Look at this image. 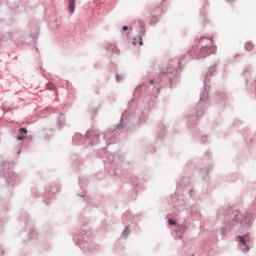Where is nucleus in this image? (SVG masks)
<instances>
[{
    "label": "nucleus",
    "instance_id": "1",
    "mask_svg": "<svg viewBox=\"0 0 256 256\" xmlns=\"http://www.w3.org/2000/svg\"><path fill=\"white\" fill-rule=\"evenodd\" d=\"M216 48L215 46L212 47H203L200 51L201 53V57H207L208 55H211L213 53H215Z\"/></svg>",
    "mask_w": 256,
    "mask_h": 256
},
{
    "label": "nucleus",
    "instance_id": "2",
    "mask_svg": "<svg viewBox=\"0 0 256 256\" xmlns=\"http://www.w3.org/2000/svg\"><path fill=\"white\" fill-rule=\"evenodd\" d=\"M237 241H239L245 247V251H249V246H247V240L243 236H238Z\"/></svg>",
    "mask_w": 256,
    "mask_h": 256
},
{
    "label": "nucleus",
    "instance_id": "3",
    "mask_svg": "<svg viewBox=\"0 0 256 256\" xmlns=\"http://www.w3.org/2000/svg\"><path fill=\"white\" fill-rule=\"evenodd\" d=\"M69 11L70 13L75 12V0H69Z\"/></svg>",
    "mask_w": 256,
    "mask_h": 256
},
{
    "label": "nucleus",
    "instance_id": "4",
    "mask_svg": "<svg viewBox=\"0 0 256 256\" xmlns=\"http://www.w3.org/2000/svg\"><path fill=\"white\" fill-rule=\"evenodd\" d=\"M254 48H255V45H253L251 42H247L245 44L246 51H253Z\"/></svg>",
    "mask_w": 256,
    "mask_h": 256
},
{
    "label": "nucleus",
    "instance_id": "5",
    "mask_svg": "<svg viewBox=\"0 0 256 256\" xmlns=\"http://www.w3.org/2000/svg\"><path fill=\"white\" fill-rule=\"evenodd\" d=\"M19 133H24V135H27V129L25 128H20Z\"/></svg>",
    "mask_w": 256,
    "mask_h": 256
},
{
    "label": "nucleus",
    "instance_id": "6",
    "mask_svg": "<svg viewBox=\"0 0 256 256\" xmlns=\"http://www.w3.org/2000/svg\"><path fill=\"white\" fill-rule=\"evenodd\" d=\"M123 235L127 236L129 235V226H127L123 232Z\"/></svg>",
    "mask_w": 256,
    "mask_h": 256
},
{
    "label": "nucleus",
    "instance_id": "7",
    "mask_svg": "<svg viewBox=\"0 0 256 256\" xmlns=\"http://www.w3.org/2000/svg\"><path fill=\"white\" fill-rule=\"evenodd\" d=\"M168 223H169V225H175V221L172 220V219H169V220H168Z\"/></svg>",
    "mask_w": 256,
    "mask_h": 256
},
{
    "label": "nucleus",
    "instance_id": "8",
    "mask_svg": "<svg viewBox=\"0 0 256 256\" xmlns=\"http://www.w3.org/2000/svg\"><path fill=\"white\" fill-rule=\"evenodd\" d=\"M139 45H143V39L141 37L138 38Z\"/></svg>",
    "mask_w": 256,
    "mask_h": 256
},
{
    "label": "nucleus",
    "instance_id": "9",
    "mask_svg": "<svg viewBox=\"0 0 256 256\" xmlns=\"http://www.w3.org/2000/svg\"><path fill=\"white\" fill-rule=\"evenodd\" d=\"M23 139H25V136H18V137H17V140H18V141H23Z\"/></svg>",
    "mask_w": 256,
    "mask_h": 256
},
{
    "label": "nucleus",
    "instance_id": "10",
    "mask_svg": "<svg viewBox=\"0 0 256 256\" xmlns=\"http://www.w3.org/2000/svg\"><path fill=\"white\" fill-rule=\"evenodd\" d=\"M123 31H127L128 29H129V27H127V26H123Z\"/></svg>",
    "mask_w": 256,
    "mask_h": 256
},
{
    "label": "nucleus",
    "instance_id": "11",
    "mask_svg": "<svg viewBox=\"0 0 256 256\" xmlns=\"http://www.w3.org/2000/svg\"><path fill=\"white\" fill-rule=\"evenodd\" d=\"M116 79H117V81H120V77H119V75H116Z\"/></svg>",
    "mask_w": 256,
    "mask_h": 256
},
{
    "label": "nucleus",
    "instance_id": "12",
    "mask_svg": "<svg viewBox=\"0 0 256 256\" xmlns=\"http://www.w3.org/2000/svg\"><path fill=\"white\" fill-rule=\"evenodd\" d=\"M133 45H137V39H135V41L133 42Z\"/></svg>",
    "mask_w": 256,
    "mask_h": 256
},
{
    "label": "nucleus",
    "instance_id": "13",
    "mask_svg": "<svg viewBox=\"0 0 256 256\" xmlns=\"http://www.w3.org/2000/svg\"><path fill=\"white\" fill-rule=\"evenodd\" d=\"M151 85H153V80H150Z\"/></svg>",
    "mask_w": 256,
    "mask_h": 256
}]
</instances>
